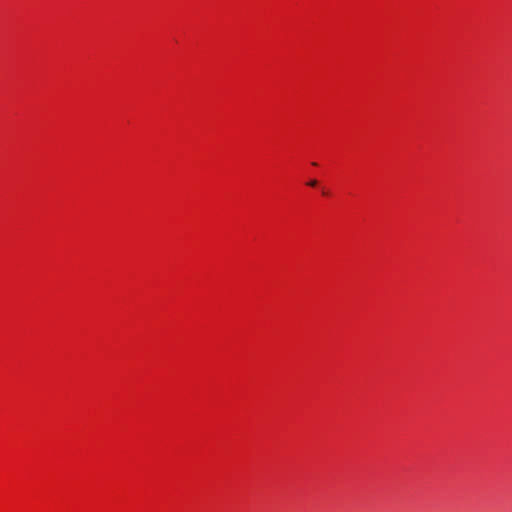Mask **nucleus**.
Returning a JSON list of instances; mask_svg holds the SVG:
<instances>
[{
    "instance_id": "obj_1",
    "label": "nucleus",
    "mask_w": 512,
    "mask_h": 512,
    "mask_svg": "<svg viewBox=\"0 0 512 512\" xmlns=\"http://www.w3.org/2000/svg\"><path fill=\"white\" fill-rule=\"evenodd\" d=\"M308 185H310V186L314 187V186H316V185H317V181H316V180H310V181L308 182Z\"/></svg>"
}]
</instances>
